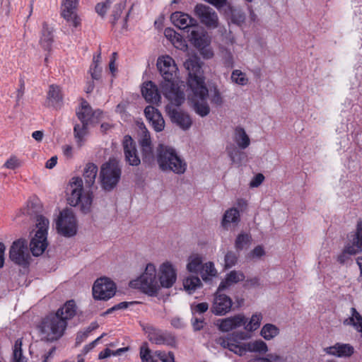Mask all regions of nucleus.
Instances as JSON below:
<instances>
[{
  "instance_id": "e2e57ef3",
  "label": "nucleus",
  "mask_w": 362,
  "mask_h": 362,
  "mask_svg": "<svg viewBox=\"0 0 362 362\" xmlns=\"http://www.w3.org/2000/svg\"><path fill=\"white\" fill-rule=\"evenodd\" d=\"M208 308L209 305L207 303H200L195 305L193 310L199 313H204L208 310Z\"/></svg>"
},
{
  "instance_id": "c85d7f7f",
  "label": "nucleus",
  "mask_w": 362,
  "mask_h": 362,
  "mask_svg": "<svg viewBox=\"0 0 362 362\" xmlns=\"http://www.w3.org/2000/svg\"><path fill=\"white\" fill-rule=\"evenodd\" d=\"M240 221V212L236 208H230L226 211L223 214L221 225L228 230L231 224L237 225Z\"/></svg>"
},
{
  "instance_id": "e433bc0d",
  "label": "nucleus",
  "mask_w": 362,
  "mask_h": 362,
  "mask_svg": "<svg viewBox=\"0 0 362 362\" xmlns=\"http://www.w3.org/2000/svg\"><path fill=\"white\" fill-rule=\"evenodd\" d=\"M200 275L205 282L209 281L212 277L216 276L218 272L212 262H208L204 264L199 272Z\"/></svg>"
},
{
  "instance_id": "774afa93",
  "label": "nucleus",
  "mask_w": 362,
  "mask_h": 362,
  "mask_svg": "<svg viewBox=\"0 0 362 362\" xmlns=\"http://www.w3.org/2000/svg\"><path fill=\"white\" fill-rule=\"evenodd\" d=\"M261 359L264 362H276L280 360V356L276 354H269L267 357Z\"/></svg>"
},
{
  "instance_id": "a19ab883",
  "label": "nucleus",
  "mask_w": 362,
  "mask_h": 362,
  "mask_svg": "<svg viewBox=\"0 0 362 362\" xmlns=\"http://www.w3.org/2000/svg\"><path fill=\"white\" fill-rule=\"evenodd\" d=\"M252 241L250 234L245 232L240 233L235 240V247L238 251L243 250L245 247H248Z\"/></svg>"
},
{
  "instance_id": "09e8293b",
  "label": "nucleus",
  "mask_w": 362,
  "mask_h": 362,
  "mask_svg": "<svg viewBox=\"0 0 362 362\" xmlns=\"http://www.w3.org/2000/svg\"><path fill=\"white\" fill-rule=\"evenodd\" d=\"M112 3V0H105L104 2L98 3L95 6L96 12L101 16H104L107 9Z\"/></svg>"
},
{
  "instance_id": "9b49d317",
  "label": "nucleus",
  "mask_w": 362,
  "mask_h": 362,
  "mask_svg": "<svg viewBox=\"0 0 362 362\" xmlns=\"http://www.w3.org/2000/svg\"><path fill=\"white\" fill-rule=\"evenodd\" d=\"M184 66L188 71V85L192 91L204 82L200 59L195 55L191 56L185 62Z\"/></svg>"
},
{
  "instance_id": "aec40b11",
  "label": "nucleus",
  "mask_w": 362,
  "mask_h": 362,
  "mask_svg": "<svg viewBox=\"0 0 362 362\" xmlns=\"http://www.w3.org/2000/svg\"><path fill=\"white\" fill-rule=\"evenodd\" d=\"M123 149L125 161L132 166H138L141 160L138 154L136 144L130 136H125L123 139Z\"/></svg>"
},
{
  "instance_id": "864d4df0",
  "label": "nucleus",
  "mask_w": 362,
  "mask_h": 362,
  "mask_svg": "<svg viewBox=\"0 0 362 362\" xmlns=\"http://www.w3.org/2000/svg\"><path fill=\"white\" fill-rule=\"evenodd\" d=\"M21 165L19 160L15 157H11L4 164V167L8 169H16L18 168Z\"/></svg>"
},
{
  "instance_id": "4d7b16f0",
  "label": "nucleus",
  "mask_w": 362,
  "mask_h": 362,
  "mask_svg": "<svg viewBox=\"0 0 362 362\" xmlns=\"http://www.w3.org/2000/svg\"><path fill=\"white\" fill-rule=\"evenodd\" d=\"M101 71L102 68L98 64L90 66V73L93 79L98 80L100 78Z\"/></svg>"
},
{
  "instance_id": "58836bf2",
  "label": "nucleus",
  "mask_w": 362,
  "mask_h": 362,
  "mask_svg": "<svg viewBox=\"0 0 362 362\" xmlns=\"http://www.w3.org/2000/svg\"><path fill=\"white\" fill-rule=\"evenodd\" d=\"M246 349H247V351L259 354H264L268 351L267 344L261 339L247 342Z\"/></svg>"
},
{
  "instance_id": "7c9ffc66",
  "label": "nucleus",
  "mask_w": 362,
  "mask_h": 362,
  "mask_svg": "<svg viewBox=\"0 0 362 362\" xmlns=\"http://www.w3.org/2000/svg\"><path fill=\"white\" fill-rule=\"evenodd\" d=\"M233 139L237 146L241 149H245L250 144L249 136L247 134L245 130L240 127H238L235 129Z\"/></svg>"
},
{
  "instance_id": "4be33fe9",
  "label": "nucleus",
  "mask_w": 362,
  "mask_h": 362,
  "mask_svg": "<svg viewBox=\"0 0 362 362\" xmlns=\"http://www.w3.org/2000/svg\"><path fill=\"white\" fill-rule=\"evenodd\" d=\"M146 119L156 132H161L165 127V121L160 112L153 106H147L144 110Z\"/></svg>"
},
{
  "instance_id": "f704fd0d",
  "label": "nucleus",
  "mask_w": 362,
  "mask_h": 362,
  "mask_svg": "<svg viewBox=\"0 0 362 362\" xmlns=\"http://www.w3.org/2000/svg\"><path fill=\"white\" fill-rule=\"evenodd\" d=\"M53 42L52 29L46 23H43L40 45L45 50H49Z\"/></svg>"
},
{
  "instance_id": "338daca9",
  "label": "nucleus",
  "mask_w": 362,
  "mask_h": 362,
  "mask_svg": "<svg viewBox=\"0 0 362 362\" xmlns=\"http://www.w3.org/2000/svg\"><path fill=\"white\" fill-rule=\"evenodd\" d=\"M252 255L253 257H262V255H264V250L262 247L257 246L252 251Z\"/></svg>"
},
{
  "instance_id": "4468645a",
  "label": "nucleus",
  "mask_w": 362,
  "mask_h": 362,
  "mask_svg": "<svg viewBox=\"0 0 362 362\" xmlns=\"http://www.w3.org/2000/svg\"><path fill=\"white\" fill-rule=\"evenodd\" d=\"M139 144L142 151V159L144 163L151 164L154 161V155L151 146L150 133L143 123L139 124Z\"/></svg>"
},
{
  "instance_id": "5701e85b",
  "label": "nucleus",
  "mask_w": 362,
  "mask_h": 362,
  "mask_svg": "<svg viewBox=\"0 0 362 362\" xmlns=\"http://www.w3.org/2000/svg\"><path fill=\"white\" fill-rule=\"evenodd\" d=\"M245 321V315L243 314H238L233 317L219 320L218 321V326L220 330L226 332L242 327Z\"/></svg>"
},
{
  "instance_id": "393cba45",
  "label": "nucleus",
  "mask_w": 362,
  "mask_h": 362,
  "mask_svg": "<svg viewBox=\"0 0 362 362\" xmlns=\"http://www.w3.org/2000/svg\"><path fill=\"white\" fill-rule=\"evenodd\" d=\"M327 354L337 357H349L354 354V349L349 344L337 343L332 346L325 349Z\"/></svg>"
},
{
  "instance_id": "6ab92c4d",
  "label": "nucleus",
  "mask_w": 362,
  "mask_h": 362,
  "mask_svg": "<svg viewBox=\"0 0 362 362\" xmlns=\"http://www.w3.org/2000/svg\"><path fill=\"white\" fill-rule=\"evenodd\" d=\"M347 238L345 252L356 255L362 251V221L357 223L356 231L348 235Z\"/></svg>"
},
{
  "instance_id": "3c124183",
  "label": "nucleus",
  "mask_w": 362,
  "mask_h": 362,
  "mask_svg": "<svg viewBox=\"0 0 362 362\" xmlns=\"http://www.w3.org/2000/svg\"><path fill=\"white\" fill-rule=\"evenodd\" d=\"M223 64L226 67H233L234 64L233 56L230 51L224 49L222 52Z\"/></svg>"
},
{
  "instance_id": "f257e3e1",
  "label": "nucleus",
  "mask_w": 362,
  "mask_h": 362,
  "mask_svg": "<svg viewBox=\"0 0 362 362\" xmlns=\"http://www.w3.org/2000/svg\"><path fill=\"white\" fill-rule=\"evenodd\" d=\"M157 67L163 78L160 89L163 95L173 104L181 105L185 100L184 84H179L178 69L174 59L168 55L159 57Z\"/></svg>"
},
{
  "instance_id": "c756f323",
  "label": "nucleus",
  "mask_w": 362,
  "mask_h": 362,
  "mask_svg": "<svg viewBox=\"0 0 362 362\" xmlns=\"http://www.w3.org/2000/svg\"><path fill=\"white\" fill-rule=\"evenodd\" d=\"M226 152L233 163L240 165L247 159V154L234 144L228 145Z\"/></svg>"
},
{
  "instance_id": "a18cd8bd",
  "label": "nucleus",
  "mask_w": 362,
  "mask_h": 362,
  "mask_svg": "<svg viewBox=\"0 0 362 362\" xmlns=\"http://www.w3.org/2000/svg\"><path fill=\"white\" fill-rule=\"evenodd\" d=\"M21 346L22 341L21 339H18L16 340L14 344L13 362H26L25 357L23 356Z\"/></svg>"
},
{
  "instance_id": "4c0bfd02",
  "label": "nucleus",
  "mask_w": 362,
  "mask_h": 362,
  "mask_svg": "<svg viewBox=\"0 0 362 362\" xmlns=\"http://www.w3.org/2000/svg\"><path fill=\"white\" fill-rule=\"evenodd\" d=\"M203 259L202 257L198 254H193L189 256L188 259V263L187 264V269L189 272L193 273H198L200 272Z\"/></svg>"
},
{
  "instance_id": "37998d69",
  "label": "nucleus",
  "mask_w": 362,
  "mask_h": 362,
  "mask_svg": "<svg viewBox=\"0 0 362 362\" xmlns=\"http://www.w3.org/2000/svg\"><path fill=\"white\" fill-rule=\"evenodd\" d=\"M229 10L230 21L233 23L240 25L245 22V16L241 10L233 7H230Z\"/></svg>"
},
{
  "instance_id": "72a5a7b5",
  "label": "nucleus",
  "mask_w": 362,
  "mask_h": 362,
  "mask_svg": "<svg viewBox=\"0 0 362 362\" xmlns=\"http://www.w3.org/2000/svg\"><path fill=\"white\" fill-rule=\"evenodd\" d=\"M262 319L263 315L261 313H255L251 316L249 320L245 317V321L243 326H244V329L247 332H254L259 329Z\"/></svg>"
},
{
  "instance_id": "0eeeda50",
  "label": "nucleus",
  "mask_w": 362,
  "mask_h": 362,
  "mask_svg": "<svg viewBox=\"0 0 362 362\" xmlns=\"http://www.w3.org/2000/svg\"><path fill=\"white\" fill-rule=\"evenodd\" d=\"M122 175V168L119 161L110 159L100 167L99 182L105 192L112 191L118 185Z\"/></svg>"
},
{
  "instance_id": "ddd939ff",
  "label": "nucleus",
  "mask_w": 362,
  "mask_h": 362,
  "mask_svg": "<svg viewBox=\"0 0 362 362\" xmlns=\"http://www.w3.org/2000/svg\"><path fill=\"white\" fill-rule=\"evenodd\" d=\"M9 258L16 264L21 266L28 264L30 254L25 240L20 239L13 243L9 251Z\"/></svg>"
},
{
  "instance_id": "a211bd4d",
  "label": "nucleus",
  "mask_w": 362,
  "mask_h": 362,
  "mask_svg": "<svg viewBox=\"0 0 362 362\" xmlns=\"http://www.w3.org/2000/svg\"><path fill=\"white\" fill-rule=\"evenodd\" d=\"M177 279L176 270L171 263L165 262L159 268V285L160 287L170 288Z\"/></svg>"
},
{
  "instance_id": "680f3d73",
  "label": "nucleus",
  "mask_w": 362,
  "mask_h": 362,
  "mask_svg": "<svg viewBox=\"0 0 362 362\" xmlns=\"http://www.w3.org/2000/svg\"><path fill=\"white\" fill-rule=\"evenodd\" d=\"M209 43V41L207 39V44L204 47H198L199 49H201V53L204 55V57L207 59L211 58L214 55L212 50L208 47Z\"/></svg>"
},
{
  "instance_id": "bf43d9fd",
  "label": "nucleus",
  "mask_w": 362,
  "mask_h": 362,
  "mask_svg": "<svg viewBox=\"0 0 362 362\" xmlns=\"http://www.w3.org/2000/svg\"><path fill=\"white\" fill-rule=\"evenodd\" d=\"M171 325L175 329H184L186 327V324L183 319L179 317H173L170 321Z\"/></svg>"
},
{
  "instance_id": "8fccbe9b",
  "label": "nucleus",
  "mask_w": 362,
  "mask_h": 362,
  "mask_svg": "<svg viewBox=\"0 0 362 362\" xmlns=\"http://www.w3.org/2000/svg\"><path fill=\"white\" fill-rule=\"evenodd\" d=\"M155 354L162 362H175L174 354L171 351L165 353L164 351H157Z\"/></svg>"
},
{
  "instance_id": "5fc2aeb1",
  "label": "nucleus",
  "mask_w": 362,
  "mask_h": 362,
  "mask_svg": "<svg viewBox=\"0 0 362 362\" xmlns=\"http://www.w3.org/2000/svg\"><path fill=\"white\" fill-rule=\"evenodd\" d=\"M205 324L204 318L193 317L192 319V325L194 331L202 329Z\"/></svg>"
},
{
  "instance_id": "423d86ee",
  "label": "nucleus",
  "mask_w": 362,
  "mask_h": 362,
  "mask_svg": "<svg viewBox=\"0 0 362 362\" xmlns=\"http://www.w3.org/2000/svg\"><path fill=\"white\" fill-rule=\"evenodd\" d=\"M68 190L69 191L68 197L69 204L74 206L79 205L82 213H89L91 209L93 194L90 192L82 194V179L78 177H73L69 183Z\"/></svg>"
},
{
  "instance_id": "13d9d810",
  "label": "nucleus",
  "mask_w": 362,
  "mask_h": 362,
  "mask_svg": "<svg viewBox=\"0 0 362 362\" xmlns=\"http://www.w3.org/2000/svg\"><path fill=\"white\" fill-rule=\"evenodd\" d=\"M124 6H125V4L124 2H120L117 4H116L114 7V11H113V15L112 16L114 17V19H113V21H112V23L114 24L115 23V21L118 19V18L119 17L121 13H122V11L123 10V8H124Z\"/></svg>"
},
{
  "instance_id": "9d476101",
  "label": "nucleus",
  "mask_w": 362,
  "mask_h": 362,
  "mask_svg": "<svg viewBox=\"0 0 362 362\" xmlns=\"http://www.w3.org/2000/svg\"><path fill=\"white\" fill-rule=\"evenodd\" d=\"M57 229L64 237L74 236L78 230V222L71 209H64L60 212L57 221Z\"/></svg>"
},
{
  "instance_id": "6e6d98bb",
  "label": "nucleus",
  "mask_w": 362,
  "mask_h": 362,
  "mask_svg": "<svg viewBox=\"0 0 362 362\" xmlns=\"http://www.w3.org/2000/svg\"><path fill=\"white\" fill-rule=\"evenodd\" d=\"M134 303L133 302H131V303H127V302H122V303H119L115 305H114L113 307L107 309L105 313H104V315H108V314H110L112 313L113 311L115 310H122V309H125L128 307V305L129 304H132Z\"/></svg>"
},
{
  "instance_id": "ea45409f",
  "label": "nucleus",
  "mask_w": 362,
  "mask_h": 362,
  "mask_svg": "<svg viewBox=\"0 0 362 362\" xmlns=\"http://www.w3.org/2000/svg\"><path fill=\"white\" fill-rule=\"evenodd\" d=\"M279 334V329L274 325L267 323L261 329L260 335L266 340H271Z\"/></svg>"
},
{
  "instance_id": "b1692460",
  "label": "nucleus",
  "mask_w": 362,
  "mask_h": 362,
  "mask_svg": "<svg viewBox=\"0 0 362 362\" xmlns=\"http://www.w3.org/2000/svg\"><path fill=\"white\" fill-rule=\"evenodd\" d=\"M148 337L151 342L156 344H165L172 346L175 343V337L171 334L153 328L149 329Z\"/></svg>"
},
{
  "instance_id": "412c9836",
  "label": "nucleus",
  "mask_w": 362,
  "mask_h": 362,
  "mask_svg": "<svg viewBox=\"0 0 362 362\" xmlns=\"http://www.w3.org/2000/svg\"><path fill=\"white\" fill-rule=\"evenodd\" d=\"M78 0H64L62 4V16L74 28L80 24V21L76 13Z\"/></svg>"
},
{
  "instance_id": "de8ad7c7",
  "label": "nucleus",
  "mask_w": 362,
  "mask_h": 362,
  "mask_svg": "<svg viewBox=\"0 0 362 362\" xmlns=\"http://www.w3.org/2000/svg\"><path fill=\"white\" fill-rule=\"evenodd\" d=\"M140 357L142 362H156L151 355V351L147 347L146 344H144L140 349Z\"/></svg>"
},
{
  "instance_id": "dca6fc26",
  "label": "nucleus",
  "mask_w": 362,
  "mask_h": 362,
  "mask_svg": "<svg viewBox=\"0 0 362 362\" xmlns=\"http://www.w3.org/2000/svg\"><path fill=\"white\" fill-rule=\"evenodd\" d=\"M173 105H174V104L170 102V104L166 106V112L171 121L182 130L189 129L192 124V119L189 115L185 112L175 109ZM175 106L176 105H175Z\"/></svg>"
},
{
  "instance_id": "7ed1b4c3",
  "label": "nucleus",
  "mask_w": 362,
  "mask_h": 362,
  "mask_svg": "<svg viewBox=\"0 0 362 362\" xmlns=\"http://www.w3.org/2000/svg\"><path fill=\"white\" fill-rule=\"evenodd\" d=\"M208 98L215 107H221L224 103L223 97L220 90L216 87L208 90L204 83L192 91L189 98L192 107L196 114L202 117H204L210 113V107L207 102Z\"/></svg>"
},
{
  "instance_id": "2eb2a0df",
  "label": "nucleus",
  "mask_w": 362,
  "mask_h": 362,
  "mask_svg": "<svg viewBox=\"0 0 362 362\" xmlns=\"http://www.w3.org/2000/svg\"><path fill=\"white\" fill-rule=\"evenodd\" d=\"M194 13L202 23L210 28H216L218 25V17L216 11L204 4H197L194 7Z\"/></svg>"
},
{
  "instance_id": "603ef678",
  "label": "nucleus",
  "mask_w": 362,
  "mask_h": 362,
  "mask_svg": "<svg viewBox=\"0 0 362 362\" xmlns=\"http://www.w3.org/2000/svg\"><path fill=\"white\" fill-rule=\"evenodd\" d=\"M230 351L234 352L235 354L243 356L245 354V353L247 351V349H246V343H244L243 344H236L234 343H232L230 345Z\"/></svg>"
},
{
  "instance_id": "6e6552de",
  "label": "nucleus",
  "mask_w": 362,
  "mask_h": 362,
  "mask_svg": "<svg viewBox=\"0 0 362 362\" xmlns=\"http://www.w3.org/2000/svg\"><path fill=\"white\" fill-rule=\"evenodd\" d=\"M132 287L138 288L150 296L157 293L160 288L156 278V269L153 264L146 265L144 272L136 280L130 282Z\"/></svg>"
},
{
  "instance_id": "1a4fd4ad",
  "label": "nucleus",
  "mask_w": 362,
  "mask_h": 362,
  "mask_svg": "<svg viewBox=\"0 0 362 362\" xmlns=\"http://www.w3.org/2000/svg\"><path fill=\"white\" fill-rule=\"evenodd\" d=\"M37 231L30 243V248L34 256L41 255L47 247V229L49 228V220L42 215L36 217Z\"/></svg>"
},
{
  "instance_id": "f8f14e48",
  "label": "nucleus",
  "mask_w": 362,
  "mask_h": 362,
  "mask_svg": "<svg viewBox=\"0 0 362 362\" xmlns=\"http://www.w3.org/2000/svg\"><path fill=\"white\" fill-rule=\"evenodd\" d=\"M115 284L107 277L98 279L93 286V296L95 299L107 300L115 294Z\"/></svg>"
},
{
  "instance_id": "c03bdc74",
  "label": "nucleus",
  "mask_w": 362,
  "mask_h": 362,
  "mask_svg": "<svg viewBox=\"0 0 362 362\" xmlns=\"http://www.w3.org/2000/svg\"><path fill=\"white\" fill-rule=\"evenodd\" d=\"M230 78L232 82L240 86H245L249 81L246 74L239 69H235L232 71Z\"/></svg>"
},
{
  "instance_id": "2f4dec72",
  "label": "nucleus",
  "mask_w": 362,
  "mask_h": 362,
  "mask_svg": "<svg viewBox=\"0 0 362 362\" xmlns=\"http://www.w3.org/2000/svg\"><path fill=\"white\" fill-rule=\"evenodd\" d=\"M98 174V167L93 163L86 164L83 170V179L86 187H91L95 182V178Z\"/></svg>"
},
{
  "instance_id": "bb28decb",
  "label": "nucleus",
  "mask_w": 362,
  "mask_h": 362,
  "mask_svg": "<svg viewBox=\"0 0 362 362\" xmlns=\"http://www.w3.org/2000/svg\"><path fill=\"white\" fill-rule=\"evenodd\" d=\"M47 105L54 108L60 107L63 103V95L59 86L51 85L47 97Z\"/></svg>"
},
{
  "instance_id": "f03ea898",
  "label": "nucleus",
  "mask_w": 362,
  "mask_h": 362,
  "mask_svg": "<svg viewBox=\"0 0 362 362\" xmlns=\"http://www.w3.org/2000/svg\"><path fill=\"white\" fill-rule=\"evenodd\" d=\"M76 313L74 300H68L55 313H50L44 317L38 325L41 339L54 341L60 339L64 334L68 321Z\"/></svg>"
},
{
  "instance_id": "f3484780",
  "label": "nucleus",
  "mask_w": 362,
  "mask_h": 362,
  "mask_svg": "<svg viewBox=\"0 0 362 362\" xmlns=\"http://www.w3.org/2000/svg\"><path fill=\"white\" fill-rule=\"evenodd\" d=\"M218 288L214 295L211 311L216 315H224L228 313L233 305L232 299L226 294L221 293Z\"/></svg>"
},
{
  "instance_id": "0e129e2a",
  "label": "nucleus",
  "mask_w": 362,
  "mask_h": 362,
  "mask_svg": "<svg viewBox=\"0 0 362 362\" xmlns=\"http://www.w3.org/2000/svg\"><path fill=\"white\" fill-rule=\"evenodd\" d=\"M216 343L223 348H227L230 350V345L233 342H230L228 339L225 337H219L216 339Z\"/></svg>"
},
{
  "instance_id": "49530a36",
  "label": "nucleus",
  "mask_w": 362,
  "mask_h": 362,
  "mask_svg": "<svg viewBox=\"0 0 362 362\" xmlns=\"http://www.w3.org/2000/svg\"><path fill=\"white\" fill-rule=\"evenodd\" d=\"M224 261H225V267L230 268V267L235 266V264L237 263L238 256L234 252L229 251L226 254Z\"/></svg>"
},
{
  "instance_id": "20e7f679",
  "label": "nucleus",
  "mask_w": 362,
  "mask_h": 362,
  "mask_svg": "<svg viewBox=\"0 0 362 362\" xmlns=\"http://www.w3.org/2000/svg\"><path fill=\"white\" fill-rule=\"evenodd\" d=\"M170 20L174 25L178 28L186 30L189 41L196 47H204L207 44V35L204 30L199 26L196 19L182 12L172 13Z\"/></svg>"
},
{
  "instance_id": "39448f33",
  "label": "nucleus",
  "mask_w": 362,
  "mask_h": 362,
  "mask_svg": "<svg viewBox=\"0 0 362 362\" xmlns=\"http://www.w3.org/2000/svg\"><path fill=\"white\" fill-rule=\"evenodd\" d=\"M156 160L163 172H173L182 175L187 170V163L180 158L176 151L170 146L159 144L156 148Z\"/></svg>"
},
{
  "instance_id": "c9c22d12",
  "label": "nucleus",
  "mask_w": 362,
  "mask_h": 362,
  "mask_svg": "<svg viewBox=\"0 0 362 362\" xmlns=\"http://www.w3.org/2000/svg\"><path fill=\"white\" fill-rule=\"evenodd\" d=\"M88 124L85 122L74 126V134L78 146H81L85 141V136L88 134Z\"/></svg>"
},
{
  "instance_id": "052dcab7",
  "label": "nucleus",
  "mask_w": 362,
  "mask_h": 362,
  "mask_svg": "<svg viewBox=\"0 0 362 362\" xmlns=\"http://www.w3.org/2000/svg\"><path fill=\"white\" fill-rule=\"evenodd\" d=\"M264 177L262 174L259 173L256 175L253 179L251 180L250 185L252 187H257L259 186L262 182L264 181Z\"/></svg>"
},
{
  "instance_id": "69168bd1",
  "label": "nucleus",
  "mask_w": 362,
  "mask_h": 362,
  "mask_svg": "<svg viewBox=\"0 0 362 362\" xmlns=\"http://www.w3.org/2000/svg\"><path fill=\"white\" fill-rule=\"evenodd\" d=\"M94 327H88V329L83 332H81V333H78V335H77V337H76V340L78 342H81L84 339H86L89 333L93 330L94 329Z\"/></svg>"
},
{
  "instance_id": "a878e982",
  "label": "nucleus",
  "mask_w": 362,
  "mask_h": 362,
  "mask_svg": "<svg viewBox=\"0 0 362 362\" xmlns=\"http://www.w3.org/2000/svg\"><path fill=\"white\" fill-rule=\"evenodd\" d=\"M141 93L145 100L148 103H156L160 100V95L157 86L152 81H148L144 83L141 88Z\"/></svg>"
},
{
  "instance_id": "cd10ccee",
  "label": "nucleus",
  "mask_w": 362,
  "mask_h": 362,
  "mask_svg": "<svg viewBox=\"0 0 362 362\" xmlns=\"http://www.w3.org/2000/svg\"><path fill=\"white\" fill-rule=\"evenodd\" d=\"M245 277L244 274L240 271H231L226 275L225 279L219 284V291H223L231 285L243 281Z\"/></svg>"
},
{
  "instance_id": "79ce46f5",
  "label": "nucleus",
  "mask_w": 362,
  "mask_h": 362,
  "mask_svg": "<svg viewBox=\"0 0 362 362\" xmlns=\"http://www.w3.org/2000/svg\"><path fill=\"white\" fill-rule=\"evenodd\" d=\"M202 285L201 280L198 276H192L184 280L183 286L186 291L189 293L194 291Z\"/></svg>"
},
{
  "instance_id": "473e14b6",
  "label": "nucleus",
  "mask_w": 362,
  "mask_h": 362,
  "mask_svg": "<svg viewBox=\"0 0 362 362\" xmlns=\"http://www.w3.org/2000/svg\"><path fill=\"white\" fill-rule=\"evenodd\" d=\"M76 115L81 122L88 124L93 122L92 108L86 101L81 103V108L77 111Z\"/></svg>"
}]
</instances>
